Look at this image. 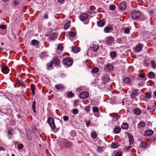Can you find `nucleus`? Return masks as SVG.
Here are the masks:
<instances>
[{"label": "nucleus", "mask_w": 156, "mask_h": 156, "mask_svg": "<svg viewBox=\"0 0 156 156\" xmlns=\"http://www.w3.org/2000/svg\"><path fill=\"white\" fill-rule=\"evenodd\" d=\"M62 62L66 67H68L72 65L73 61L70 58H66L63 59Z\"/></svg>", "instance_id": "obj_1"}, {"label": "nucleus", "mask_w": 156, "mask_h": 156, "mask_svg": "<svg viewBox=\"0 0 156 156\" xmlns=\"http://www.w3.org/2000/svg\"><path fill=\"white\" fill-rule=\"evenodd\" d=\"M131 17L136 20L139 19L141 16L140 12L138 11L134 10L131 13Z\"/></svg>", "instance_id": "obj_2"}, {"label": "nucleus", "mask_w": 156, "mask_h": 156, "mask_svg": "<svg viewBox=\"0 0 156 156\" xmlns=\"http://www.w3.org/2000/svg\"><path fill=\"white\" fill-rule=\"evenodd\" d=\"M48 122L52 129H54L55 128L54 120L53 118L51 117L49 118L48 119Z\"/></svg>", "instance_id": "obj_3"}, {"label": "nucleus", "mask_w": 156, "mask_h": 156, "mask_svg": "<svg viewBox=\"0 0 156 156\" xmlns=\"http://www.w3.org/2000/svg\"><path fill=\"white\" fill-rule=\"evenodd\" d=\"M138 90L136 89H134L133 90V92H132L130 94V96L131 98L132 99H134L135 100L137 101V100L136 97L139 94V93H138Z\"/></svg>", "instance_id": "obj_4"}, {"label": "nucleus", "mask_w": 156, "mask_h": 156, "mask_svg": "<svg viewBox=\"0 0 156 156\" xmlns=\"http://www.w3.org/2000/svg\"><path fill=\"white\" fill-rule=\"evenodd\" d=\"M114 41V40L113 37L109 36L105 38L106 44H112Z\"/></svg>", "instance_id": "obj_5"}, {"label": "nucleus", "mask_w": 156, "mask_h": 156, "mask_svg": "<svg viewBox=\"0 0 156 156\" xmlns=\"http://www.w3.org/2000/svg\"><path fill=\"white\" fill-rule=\"evenodd\" d=\"M89 96V94L87 91H82L80 94V97L82 99L86 98Z\"/></svg>", "instance_id": "obj_6"}, {"label": "nucleus", "mask_w": 156, "mask_h": 156, "mask_svg": "<svg viewBox=\"0 0 156 156\" xmlns=\"http://www.w3.org/2000/svg\"><path fill=\"white\" fill-rule=\"evenodd\" d=\"M1 70L4 74H7L9 71V69L6 66L4 65L2 67Z\"/></svg>", "instance_id": "obj_7"}, {"label": "nucleus", "mask_w": 156, "mask_h": 156, "mask_svg": "<svg viewBox=\"0 0 156 156\" xmlns=\"http://www.w3.org/2000/svg\"><path fill=\"white\" fill-rule=\"evenodd\" d=\"M126 8V2H122L120 4L119 8L121 10H124Z\"/></svg>", "instance_id": "obj_8"}, {"label": "nucleus", "mask_w": 156, "mask_h": 156, "mask_svg": "<svg viewBox=\"0 0 156 156\" xmlns=\"http://www.w3.org/2000/svg\"><path fill=\"white\" fill-rule=\"evenodd\" d=\"M88 17V15L87 13H83L81 14L80 16V18L82 21H84L87 19Z\"/></svg>", "instance_id": "obj_9"}, {"label": "nucleus", "mask_w": 156, "mask_h": 156, "mask_svg": "<svg viewBox=\"0 0 156 156\" xmlns=\"http://www.w3.org/2000/svg\"><path fill=\"white\" fill-rule=\"evenodd\" d=\"M109 115L116 120H118L120 118V116L117 113H110L109 114Z\"/></svg>", "instance_id": "obj_10"}, {"label": "nucleus", "mask_w": 156, "mask_h": 156, "mask_svg": "<svg viewBox=\"0 0 156 156\" xmlns=\"http://www.w3.org/2000/svg\"><path fill=\"white\" fill-rule=\"evenodd\" d=\"M90 48L93 49V51H96L98 50L99 48V45L98 44L94 43L91 45Z\"/></svg>", "instance_id": "obj_11"}, {"label": "nucleus", "mask_w": 156, "mask_h": 156, "mask_svg": "<svg viewBox=\"0 0 156 156\" xmlns=\"http://www.w3.org/2000/svg\"><path fill=\"white\" fill-rule=\"evenodd\" d=\"M57 37V36L55 33H53L51 34L49 37V39L51 41L55 40Z\"/></svg>", "instance_id": "obj_12"}, {"label": "nucleus", "mask_w": 156, "mask_h": 156, "mask_svg": "<svg viewBox=\"0 0 156 156\" xmlns=\"http://www.w3.org/2000/svg\"><path fill=\"white\" fill-rule=\"evenodd\" d=\"M53 63L56 66H58L60 63V61L58 58H54L53 59Z\"/></svg>", "instance_id": "obj_13"}, {"label": "nucleus", "mask_w": 156, "mask_h": 156, "mask_svg": "<svg viewBox=\"0 0 156 156\" xmlns=\"http://www.w3.org/2000/svg\"><path fill=\"white\" fill-rule=\"evenodd\" d=\"M146 126L145 123L143 122H140L138 124V127L139 128H142Z\"/></svg>", "instance_id": "obj_14"}, {"label": "nucleus", "mask_w": 156, "mask_h": 156, "mask_svg": "<svg viewBox=\"0 0 156 156\" xmlns=\"http://www.w3.org/2000/svg\"><path fill=\"white\" fill-rule=\"evenodd\" d=\"M134 114L136 115H140L141 113V110L139 108H136L134 110Z\"/></svg>", "instance_id": "obj_15"}, {"label": "nucleus", "mask_w": 156, "mask_h": 156, "mask_svg": "<svg viewBox=\"0 0 156 156\" xmlns=\"http://www.w3.org/2000/svg\"><path fill=\"white\" fill-rule=\"evenodd\" d=\"M129 141L130 144H132L133 143L134 140L133 136L130 134L128 135Z\"/></svg>", "instance_id": "obj_16"}, {"label": "nucleus", "mask_w": 156, "mask_h": 156, "mask_svg": "<svg viewBox=\"0 0 156 156\" xmlns=\"http://www.w3.org/2000/svg\"><path fill=\"white\" fill-rule=\"evenodd\" d=\"M103 80L104 81L107 82L110 79V77L108 75H106L103 76Z\"/></svg>", "instance_id": "obj_17"}, {"label": "nucleus", "mask_w": 156, "mask_h": 156, "mask_svg": "<svg viewBox=\"0 0 156 156\" xmlns=\"http://www.w3.org/2000/svg\"><path fill=\"white\" fill-rule=\"evenodd\" d=\"M72 50L74 53H76L78 52L79 51L80 49L79 48L76 47H72Z\"/></svg>", "instance_id": "obj_18"}, {"label": "nucleus", "mask_w": 156, "mask_h": 156, "mask_svg": "<svg viewBox=\"0 0 156 156\" xmlns=\"http://www.w3.org/2000/svg\"><path fill=\"white\" fill-rule=\"evenodd\" d=\"M142 49V46L140 44L137 45L135 48V50L136 52H139Z\"/></svg>", "instance_id": "obj_19"}, {"label": "nucleus", "mask_w": 156, "mask_h": 156, "mask_svg": "<svg viewBox=\"0 0 156 156\" xmlns=\"http://www.w3.org/2000/svg\"><path fill=\"white\" fill-rule=\"evenodd\" d=\"M145 135L147 136H150L153 133V131L151 130L146 131L145 132Z\"/></svg>", "instance_id": "obj_20"}, {"label": "nucleus", "mask_w": 156, "mask_h": 156, "mask_svg": "<svg viewBox=\"0 0 156 156\" xmlns=\"http://www.w3.org/2000/svg\"><path fill=\"white\" fill-rule=\"evenodd\" d=\"M121 129L120 128L117 127L114 129L113 131L116 134H118L120 132Z\"/></svg>", "instance_id": "obj_21"}, {"label": "nucleus", "mask_w": 156, "mask_h": 156, "mask_svg": "<svg viewBox=\"0 0 156 156\" xmlns=\"http://www.w3.org/2000/svg\"><path fill=\"white\" fill-rule=\"evenodd\" d=\"M72 144V143L69 141H67L65 143V145L67 148H70L71 147Z\"/></svg>", "instance_id": "obj_22"}, {"label": "nucleus", "mask_w": 156, "mask_h": 156, "mask_svg": "<svg viewBox=\"0 0 156 156\" xmlns=\"http://www.w3.org/2000/svg\"><path fill=\"white\" fill-rule=\"evenodd\" d=\"M36 103L35 101H33L32 105V108L33 109V111L35 113L36 112V108H35V105H36Z\"/></svg>", "instance_id": "obj_23"}, {"label": "nucleus", "mask_w": 156, "mask_h": 156, "mask_svg": "<svg viewBox=\"0 0 156 156\" xmlns=\"http://www.w3.org/2000/svg\"><path fill=\"white\" fill-rule=\"evenodd\" d=\"M121 127L123 129H127L128 128V125L126 123H123Z\"/></svg>", "instance_id": "obj_24"}, {"label": "nucleus", "mask_w": 156, "mask_h": 156, "mask_svg": "<svg viewBox=\"0 0 156 156\" xmlns=\"http://www.w3.org/2000/svg\"><path fill=\"white\" fill-rule=\"evenodd\" d=\"M98 24L100 26H103L104 24V21L103 20H100L98 22Z\"/></svg>", "instance_id": "obj_25"}, {"label": "nucleus", "mask_w": 156, "mask_h": 156, "mask_svg": "<svg viewBox=\"0 0 156 156\" xmlns=\"http://www.w3.org/2000/svg\"><path fill=\"white\" fill-rule=\"evenodd\" d=\"M106 68L109 70H112L113 69V66L111 64H108L106 66Z\"/></svg>", "instance_id": "obj_26"}, {"label": "nucleus", "mask_w": 156, "mask_h": 156, "mask_svg": "<svg viewBox=\"0 0 156 156\" xmlns=\"http://www.w3.org/2000/svg\"><path fill=\"white\" fill-rule=\"evenodd\" d=\"M99 71V69L98 67H94L91 70L92 73H98Z\"/></svg>", "instance_id": "obj_27"}, {"label": "nucleus", "mask_w": 156, "mask_h": 156, "mask_svg": "<svg viewBox=\"0 0 156 156\" xmlns=\"http://www.w3.org/2000/svg\"><path fill=\"white\" fill-rule=\"evenodd\" d=\"M154 76V73L152 72H151L149 73L148 75V77L151 79L153 78Z\"/></svg>", "instance_id": "obj_28"}, {"label": "nucleus", "mask_w": 156, "mask_h": 156, "mask_svg": "<svg viewBox=\"0 0 156 156\" xmlns=\"http://www.w3.org/2000/svg\"><path fill=\"white\" fill-rule=\"evenodd\" d=\"M91 136L93 138H95L97 136V133L95 132H93L91 133Z\"/></svg>", "instance_id": "obj_29"}, {"label": "nucleus", "mask_w": 156, "mask_h": 156, "mask_svg": "<svg viewBox=\"0 0 156 156\" xmlns=\"http://www.w3.org/2000/svg\"><path fill=\"white\" fill-rule=\"evenodd\" d=\"M112 29L111 27H106L104 29V31L106 33H108Z\"/></svg>", "instance_id": "obj_30"}, {"label": "nucleus", "mask_w": 156, "mask_h": 156, "mask_svg": "<svg viewBox=\"0 0 156 156\" xmlns=\"http://www.w3.org/2000/svg\"><path fill=\"white\" fill-rule=\"evenodd\" d=\"M31 43H32V44L35 45H38L39 44V42L36 40H32L31 41Z\"/></svg>", "instance_id": "obj_31"}, {"label": "nucleus", "mask_w": 156, "mask_h": 156, "mask_svg": "<svg viewBox=\"0 0 156 156\" xmlns=\"http://www.w3.org/2000/svg\"><path fill=\"white\" fill-rule=\"evenodd\" d=\"M123 81L126 83H130V81L129 78L126 77L123 79Z\"/></svg>", "instance_id": "obj_32"}, {"label": "nucleus", "mask_w": 156, "mask_h": 156, "mask_svg": "<svg viewBox=\"0 0 156 156\" xmlns=\"http://www.w3.org/2000/svg\"><path fill=\"white\" fill-rule=\"evenodd\" d=\"M112 147L114 148H116L118 147V144L117 143H112L111 144Z\"/></svg>", "instance_id": "obj_33"}, {"label": "nucleus", "mask_w": 156, "mask_h": 156, "mask_svg": "<svg viewBox=\"0 0 156 156\" xmlns=\"http://www.w3.org/2000/svg\"><path fill=\"white\" fill-rule=\"evenodd\" d=\"M92 110L94 112H97L98 111V108L96 106H94L92 108Z\"/></svg>", "instance_id": "obj_34"}, {"label": "nucleus", "mask_w": 156, "mask_h": 156, "mask_svg": "<svg viewBox=\"0 0 156 156\" xmlns=\"http://www.w3.org/2000/svg\"><path fill=\"white\" fill-rule=\"evenodd\" d=\"M18 84L20 86H22L23 88H25V87L24 85V83L23 81H19L18 82Z\"/></svg>", "instance_id": "obj_35"}, {"label": "nucleus", "mask_w": 156, "mask_h": 156, "mask_svg": "<svg viewBox=\"0 0 156 156\" xmlns=\"http://www.w3.org/2000/svg\"><path fill=\"white\" fill-rule=\"evenodd\" d=\"M70 23V22H68L66 23L64 25V28L66 29H68L69 27V24Z\"/></svg>", "instance_id": "obj_36"}, {"label": "nucleus", "mask_w": 156, "mask_h": 156, "mask_svg": "<svg viewBox=\"0 0 156 156\" xmlns=\"http://www.w3.org/2000/svg\"><path fill=\"white\" fill-rule=\"evenodd\" d=\"M140 147L142 148H145L146 147V143L143 142H141L140 144Z\"/></svg>", "instance_id": "obj_37"}, {"label": "nucleus", "mask_w": 156, "mask_h": 156, "mask_svg": "<svg viewBox=\"0 0 156 156\" xmlns=\"http://www.w3.org/2000/svg\"><path fill=\"white\" fill-rule=\"evenodd\" d=\"M20 0H13V3L15 6H16L19 4Z\"/></svg>", "instance_id": "obj_38"}, {"label": "nucleus", "mask_w": 156, "mask_h": 156, "mask_svg": "<svg viewBox=\"0 0 156 156\" xmlns=\"http://www.w3.org/2000/svg\"><path fill=\"white\" fill-rule=\"evenodd\" d=\"M85 110L87 112H89L90 110V107L89 105L86 106L85 107Z\"/></svg>", "instance_id": "obj_39"}, {"label": "nucleus", "mask_w": 156, "mask_h": 156, "mask_svg": "<svg viewBox=\"0 0 156 156\" xmlns=\"http://www.w3.org/2000/svg\"><path fill=\"white\" fill-rule=\"evenodd\" d=\"M63 86L61 84L56 85H55L56 88L57 89H59L63 88Z\"/></svg>", "instance_id": "obj_40"}, {"label": "nucleus", "mask_w": 156, "mask_h": 156, "mask_svg": "<svg viewBox=\"0 0 156 156\" xmlns=\"http://www.w3.org/2000/svg\"><path fill=\"white\" fill-rule=\"evenodd\" d=\"M67 96L69 97H72L74 96V94L71 92H69L68 93Z\"/></svg>", "instance_id": "obj_41"}, {"label": "nucleus", "mask_w": 156, "mask_h": 156, "mask_svg": "<svg viewBox=\"0 0 156 156\" xmlns=\"http://www.w3.org/2000/svg\"><path fill=\"white\" fill-rule=\"evenodd\" d=\"M53 63V62L52 61H51L48 62L47 65V67H51L52 66Z\"/></svg>", "instance_id": "obj_42"}, {"label": "nucleus", "mask_w": 156, "mask_h": 156, "mask_svg": "<svg viewBox=\"0 0 156 156\" xmlns=\"http://www.w3.org/2000/svg\"><path fill=\"white\" fill-rule=\"evenodd\" d=\"M69 35L72 37H74L75 35V33L72 31H70L69 33Z\"/></svg>", "instance_id": "obj_43"}, {"label": "nucleus", "mask_w": 156, "mask_h": 156, "mask_svg": "<svg viewBox=\"0 0 156 156\" xmlns=\"http://www.w3.org/2000/svg\"><path fill=\"white\" fill-rule=\"evenodd\" d=\"M57 48L58 50L62 51L63 49V47L61 44H59Z\"/></svg>", "instance_id": "obj_44"}, {"label": "nucleus", "mask_w": 156, "mask_h": 156, "mask_svg": "<svg viewBox=\"0 0 156 156\" xmlns=\"http://www.w3.org/2000/svg\"><path fill=\"white\" fill-rule=\"evenodd\" d=\"M151 93L146 92L145 95L146 97L148 98H151Z\"/></svg>", "instance_id": "obj_45"}, {"label": "nucleus", "mask_w": 156, "mask_h": 156, "mask_svg": "<svg viewBox=\"0 0 156 156\" xmlns=\"http://www.w3.org/2000/svg\"><path fill=\"white\" fill-rule=\"evenodd\" d=\"M124 32L125 33L129 34L130 32V30L129 28H126L124 29Z\"/></svg>", "instance_id": "obj_46"}, {"label": "nucleus", "mask_w": 156, "mask_h": 156, "mask_svg": "<svg viewBox=\"0 0 156 156\" xmlns=\"http://www.w3.org/2000/svg\"><path fill=\"white\" fill-rule=\"evenodd\" d=\"M27 139L29 140H31L32 139V135L30 134H27Z\"/></svg>", "instance_id": "obj_47"}, {"label": "nucleus", "mask_w": 156, "mask_h": 156, "mask_svg": "<svg viewBox=\"0 0 156 156\" xmlns=\"http://www.w3.org/2000/svg\"><path fill=\"white\" fill-rule=\"evenodd\" d=\"M78 110L76 109H74L73 110V113L74 115H76L78 113Z\"/></svg>", "instance_id": "obj_48"}, {"label": "nucleus", "mask_w": 156, "mask_h": 156, "mask_svg": "<svg viewBox=\"0 0 156 156\" xmlns=\"http://www.w3.org/2000/svg\"><path fill=\"white\" fill-rule=\"evenodd\" d=\"M115 8V5H111L109 7L110 9L111 10H114Z\"/></svg>", "instance_id": "obj_49"}, {"label": "nucleus", "mask_w": 156, "mask_h": 156, "mask_svg": "<svg viewBox=\"0 0 156 156\" xmlns=\"http://www.w3.org/2000/svg\"><path fill=\"white\" fill-rule=\"evenodd\" d=\"M131 147L130 146H128L125 147L124 149L126 151H128L131 149Z\"/></svg>", "instance_id": "obj_50"}, {"label": "nucleus", "mask_w": 156, "mask_h": 156, "mask_svg": "<svg viewBox=\"0 0 156 156\" xmlns=\"http://www.w3.org/2000/svg\"><path fill=\"white\" fill-rule=\"evenodd\" d=\"M23 145L22 144H20L18 146V148L20 150H21L23 147Z\"/></svg>", "instance_id": "obj_51"}, {"label": "nucleus", "mask_w": 156, "mask_h": 156, "mask_svg": "<svg viewBox=\"0 0 156 156\" xmlns=\"http://www.w3.org/2000/svg\"><path fill=\"white\" fill-rule=\"evenodd\" d=\"M110 54L111 56L113 58L115 57L116 55V53L114 51L111 52Z\"/></svg>", "instance_id": "obj_52"}, {"label": "nucleus", "mask_w": 156, "mask_h": 156, "mask_svg": "<svg viewBox=\"0 0 156 156\" xmlns=\"http://www.w3.org/2000/svg\"><path fill=\"white\" fill-rule=\"evenodd\" d=\"M151 65L152 67L154 68L156 67V65L154 61H152L151 62Z\"/></svg>", "instance_id": "obj_53"}, {"label": "nucleus", "mask_w": 156, "mask_h": 156, "mask_svg": "<svg viewBox=\"0 0 156 156\" xmlns=\"http://www.w3.org/2000/svg\"><path fill=\"white\" fill-rule=\"evenodd\" d=\"M6 27V26L5 25H1L0 26V28L4 30Z\"/></svg>", "instance_id": "obj_54"}, {"label": "nucleus", "mask_w": 156, "mask_h": 156, "mask_svg": "<svg viewBox=\"0 0 156 156\" xmlns=\"http://www.w3.org/2000/svg\"><path fill=\"white\" fill-rule=\"evenodd\" d=\"M147 140L148 141H151V142H155L156 140V138H154V139L152 138H147Z\"/></svg>", "instance_id": "obj_55"}, {"label": "nucleus", "mask_w": 156, "mask_h": 156, "mask_svg": "<svg viewBox=\"0 0 156 156\" xmlns=\"http://www.w3.org/2000/svg\"><path fill=\"white\" fill-rule=\"evenodd\" d=\"M97 151L98 152H100L102 151L101 147H97Z\"/></svg>", "instance_id": "obj_56"}, {"label": "nucleus", "mask_w": 156, "mask_h": 156, "mask_svg": "<svg viewBox=\"0 0 156 156\" xmlns=\"http://www.w3.org/2000/svg\"><path fill=\"white\" fill-rule=\"evenodd\" d=\"M147 109L149 111L152 112L154 111L155 110L153 109V108L151 107H148L147 108Z\"/></svg>", "instance_id": "obj_57"}, {"label": "nucleus", "mask_w": 156, "mask_h": 156, "mask_svg": "<svg viewBox=\"0 0 156 156\" xmlns=\"http://www.w3.org/2000/svg\"><path fill=\"white\" fill-rule=\"evenodd\" d=\"M69 118L68 116H65L63 117V119L64 121H67L68 120Z\"/></svg>", "instance_id": "obj_58"}, {"label": "nucleus", "mask_w": 156, "mask_h": 156, "mask_svg": "<svg viewBox=\"0 0 156 156\" xmlns=\"http://www.w3.org/2000/svg\"><path fill=\"white\" fill-rule=\"evenodd\" d=\"M8 135H13V133L11 132V130L10 129L8 130Z\"/></svg>", "instance_id": "obj_59"}, {"label": "nucleus", "mask_w": 156, "mask_h": 156, "mask_svg": "<svg viewBox=\"0 0 156 156\" xmlns=\"http://www.w3.org/2000/svg\"><path fill=\"white\" fill-rule=\"evenodd\" d=\"M139 76L141 78H144L145 76L144 73L140 74L139 75Z\"/></svg>", "instance_id": "obj_60"}, {"label": "nucleus", "mask_w": 156, "mask_h": 156, "mask_svg": "<svg viewBox=\"0 0 156 156\" xmlns=\"http://www.w3.org/2000/svg\"><path fill=\"white\" fill-rule=\"evenodd\" d=\"M122 154L121 152H119L117 153L115 156H122Z\"/></svg>", "instance_id": "obj_61"}, {"label": "nucleus", "mask_w": 156, "mask_h": 156, "mask_svg": "<svg viewBox=\"0 0 156 156\" xmlns=\"http://www.w3.org/2000/svg\"><path fill=\"white\" fill-rule=\"evenodd\" d=\"M31 90H34V86L33 84H31L30 85Z\"/></svg>", "instance_id": "obj_62"}, {"label": "nucleus", "mask_w": 156, "mask_h": 156, "mask_svg": "<svg viewBox=\"0 0 156 156\" xmlns=\"http://www.w3.org/2000/svg\"><path fill=\"white\" fill-rule=\"evenodd\" d=\"M44 18L45 19H47V18H48V14H45L44 15Z\"/></svg>", "instance_id": "obj_63"}, {"label": "nucleus", "mask_w": 156, "mask_h": 156, "mask_svg": "<svg viewBox=\"0 0 156 156\" xmlns=\"http://www.w3.org/2000/svg\"><path fill=\"white\" fill-rule=\"evenodd\" d=\"M121 41V39L120 38H118L117 40V42L118 43H120Z\"/></svg>", "instance_id": "obj_64"}]
</instances>
